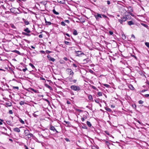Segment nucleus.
<instances>
[{
	"label": "nucleus",
	"mask_w": 149,
	"mask_h": 149,
	"mask_svg": "<svg viewBox=\"0 0 149 149\" xmlns=\"http://www.w3.org/2000/svg\"><path fill=\"white\" fill-rule=\"evenodd\" d=\"M70 88L71 89L74 91H79L80 90V87L79 86L74 85H72L70 86Z\"/></svg>",
	"instance_id": "1"
},
{
	"label": "nucleus",
	"mask_w": 149,
	"mask_h": 149,
	"mask_svg": "<svg viewBox=\"0 0 149 149\" xmlns=\"http://www.w3.org/2000/svg\"><path fill=\"white\" fill-rule=\"evenodd\" d=\"M127 19V18L126 16H124L121 17V19H118V21L121 24H122L123 22H124L126 21Z\"/></svg>",
	"instance_id": "2"
},
{
	"label": "nucleus",
	"mask_w": 149,
	"mask_h": 149,
	"mask_svg": "<svg viewBox=\"0 0 149 149\" xmlns=\"http://www.w3.org/2000/svg\"><path fill=\"white\" fill-rule=\"evenodd\" d=\"M76 56H77L81 57L82 55H84V53L82 52L81 51H75Z\"/></svg>",
	"instance_id": "3"
},
{
	"label": "nucleus",
	"mask_w": 149,
	"mask_h": 149,
	"mask_svg": "<svg viewBox=\"0 0 149 149\" xmlns=\"http://www.w3.org/2000/svg\"><path fill=\"white\" fill-rule=\"evenodd\" d=\"M66 70L68 72V73L70 74L69 75L72 76L73 75L74 72L72 70L68 68Z\"/></svg>",
	"instance_id": "4"
},
{
	"label": "nucleus",
	"mask_w": 149,
	"mask_h": 149,
	"mask_svg": "<svg viewBox=\"0 0 149 149\" xmlns=\"http://www.w3.org/2000/svg\"><path fill=\"white\" fill-rule=\"evenodd\" d=\"M49 129L51 130H52L54 132H55L56 133L58 132L56 130V129H55L54 127L53 126L51 125Z\"/></svg>",
	"instance_id": "5"
},
{
	"label": "nucleus",
	"mask_w": 149,
	"mask_h": 149,
	"mask_svg": "<svg viewBox=\"0 0 149 149\" xmlns=\"http://www.w3.org/2000/svg\"><path fill=\"white\" fill-rule=\"evenodd\" d=\"M47 57L49 61H51L52 62H54L55 61V59L53 58L52 57L49 55H48L47 56Z\"/></svg>",
	"instance_id": "6"
},
{
	"label": "nucleus",
	"mask_w": 149,
	"mask_h": 149,
	"mask_svg": "<svg viewBox=\"0 0 149 149\" xmlns=\"http://www.w3.org/2000/svg\"><path fill=\"white\" fill-rule=\"evenodd\" d=\"M94 16L95 17L96 19L97 20L99 19V18H102L101 15L99 13H97V15H94Z\"/></svg>",
	"instance_id": "7"
},
{
	"label": "nucleus",
	"mask_w": 149,
	"mask_h": 149,
	"mask_svg": "<svg viewBox=\"0 0 149 149\" xmlns=\"http://www.w3.org/2000/svg\"><path fill=\"white\" fill-rule=\"evenodd\" d=\"M91 61V60L89 58H87L83 60V61L84 63H86L89 62Z\"/></svg>",
	"instance_id": "8"
},
{
	"label": "nucleus",
	"mask_w": 149,
	"mask_h": 149,
	"mask_svg": "<svg viewBox=\"0 0 149 149\" xmlns=\"http://www.w3.org/2000/svg\"><path fill=\"white\" fill-rule=\"evenodd\" d=\"M58 3L61 4H65V0H57Z\"/></svg>",
	"instance_id": "9"
},
{
	"label": "nucleus",
	"mask_w": 149,
	"mask_h": 149,
	"mask_svg": "<svg viewBox=\"0 0 149 149\" xmlns=\"http://www.w3.org/2000/svg\"><path fill=\"white\" fill-rule=\"evenodd\" d=\"M13 130L14 132L18 133L20 131V129L17 127H15L14 128Z\"/></svg>",
	"instance_id": "10"
},
{
	"label": "nucleus",
	"mask_w": 149,
	"mask_h": 149,
	"mask_svg": "<svg viewBox=\"0 0 149 149\" xmlns=\"http://www.w3.org/2000/svg\"><path fill=\"white\" fill-rule=\"evenodd\" d=\"M24 31H25L27 33H29L31 32V31L28 28H26L24 30Z\"/></svg>",
	"instance_id": "11"
},
{
	"label": "nucleus",
	"mask_w": 149,
	"mask_h": 149,
	"mask_svg": "<svg viewBox=\"0 0 149 149\" xmlns=\"http://www.w3.org/2000/svg\"><path fill=\"white\" fill-rule=\"evenodd\" d=\"M16 8H13L10 9L11 12L13 13H15L16 12Z\"/></svg>",
	"instance_id": "12"
},
{
	"label": "nucleus",
	"mask_w": 149,
	"mask_h": 149,
	"mask_svg": "<svg viewBox=\"0 0 149 149\" xmlns=\"http://www.w3.org/2000/svg\"><path fill=\"white\" fill-rule=\"evenodd\" d=\"M45 86L46 87L48 88L50 90H53V89L48 84H45Z\"/></svg>",
	"instance_id": "13"
},
{
	"label": "nucleus",
	"mask_w": 149,
	"mask_h": 149,
	"mask_svg": "<svg viewBox=\"0 0 149 149\" xmlns=\"http://www.w3.org/2000/svg\"><path fill=\"white\" fill-rule=\"evenodd\" d=\"M23 20L25 25H28L29 24V23L28 21L24 19H23Z\"/></svg>",
	"instance_id": "14"
},
{
	"label": "nucleus",
	"mask_w": 149,
	"mask_h": 149,
	"mask_svg": "<svg viewBox=\"0 0 149 149\" xmlns=\"http://www.w3.org/2000/svg\"><path fill=\"white\" fill-rule=\"evenodd\" d=\"M24 133L25 136H26L30 133H29V131L28 130L26 129V130H24Z\"/></svg>",
	"instance_id": "15"
},
{
	"label": "nucleus",
	"mask_w": 149,
	"mask_h": 149,
	"mask_svg": "<svg viewBox=\"0 0 149 149\" xmlns=\"http://www.w3.org/2000/svg\"><path fill=\"white\" fill-rule=\"evenodd\" d=\"M45 20L46 25H50L52 24L51 22L47 21L45 19Z\"/></svg>",
	"instance_id": "16"
},
{
	"label": "nucleus",
	"mask_w": 149,
	"mask_h": 149,
	"mask_svg": "<svg viewBox=\"0 0 149 149\" xmlns=\"http://www.w3.org/2000/svg\"><path fill=\"white\" fill-rule=\"evenodd\" d=\"M12 52L16 53L19 55H22V53H20L18 51L16 50L12 51Z\"/></svg>",
	"instance_id": "17"
},
{
	"label": "nucleus",
	"mask_w": 149,
	"mask_h": 149,
	"mask_svg": "<svg viewBox=\"0 0 149 149\" xmlns=\"http://www.w3.org/2000/svg\"><path fill=\"white\" fill-rule=\"evenodd\" d=\"M33 134L31 133H29V134L26 135V136L28 139L30 138L32 136Z\"/></svg>",
	"instance_id": "18"
},
{
	"label": "nucleus",
	"mask_w": 149,
	"mask_h": 149,
	"mask_svg": "<svg viewBox=\"0 0 149 149\" xmlns=\"http://www.w3.org/2000/svg\"><path fill=\"white\" fill-rule=\"evenodd\" d=\"M128 24L130 25H133L134 24V23L132 21H130L127 22Z\"/></svg>",
	"instance_id": "19"
},
{
	"label": "nucleus",
	"mask_w": 149,
	"mask_h": 149,
	"mask_svg": "<svg viewBox=\"0 0 149 149\" xmlns=\"http://www.w3.org/2000/svg\"><path fill=\"white\" fill-rule=\"evenodd\" d=\"M22 35L27 36H30L31 35L30 34H29V33H27L26 32H22Z\"/></svg>",
	"instance_id": "20"
},
{
	"label": "nucleus",
	"mask_w": 149,
	"mask_h": 149,
	"mask_svg": "<svg viewBox=\"0 0 149 149\" xmlns=\"http://www.w3.org/2000/svg\"><path fill=\"white\" fill-rule=\"evenodd\" d=\"M6 104L8 107H10L12 106V103L10 102H6Z\"/></svg>",
	"instance_id": "21"
},
{
	"label": "nucleus",
	"mask_w": 149,
	"mask_h": 149,
	"mask_svg": "<svg viewBox=\"0 0 149 149\" xmlns=\"http://www.w3.org/2000/svg\"><path fill=\"white\" fill-rule=\"evenodd\" d=\"M52 11L53 13L55 15H58L59 14V13L58 12H57L54 9Z\"/></svg>",
	"instance_id": "22"
},
{
	"label": "nucleus",
	"mask_w": 149,
	"mask_h": 149,
	"mask_svg": "<svg viewBox=\"0 0 149 149\" xmlns=\"http://www.w3.org/2000/svg\"><path fill=\"white\" fill-rule=\"evenodd\" d=\"M86 124L89 127H91L92 126L91 123L90 122L88 121H87Z\"/></svg>",
	"instance_id": "23"
},
{
	"label": "nucleus",
	"mask_w": 149,
	"mask_h": 149,
	"mask_svg": "<svg viewBox=\"0 0 149 149\" xmlns=\"http://www.w3.org/2000/svg\"><path fill=\"white\" fill-rule=\"evenodd\" d=\"M73 34L75 36L77 35L78 34V33L76 30L74 29L73 30Z\"/></svg>",
	"instance_id": "24"
},
{
	"label": "nucleus",
	"mask_w": 149,
	"mask_h": 149,
	"mask_svg": "<svg viewBox=\"0 0 149 149\" xmlns=\"http://www.w3.org/2000/svg\"><path fill=\"white\" fill-rule=\"evenodd\" d=\"M30 89H31V90L33 91L35 93H38V91L32 88H30Z\"/></svg>",
	"instance_id": "25"
},
{
	"label": "nucleus",
	"mask_w": 149,
	"mask_h": 149,
	"mask_svg": "<svg viewBox=\"0 0 149 149\" xmlns=\"http://www.w3.org/2000/svg\"><path fill=\"white\" fill-rule=\"evenodd\" d=\"M19 104L21 105H22L24 104H26V103L25 102L23 101H21L19 102Z\"/></svg>",
	"instance_id": "26"
},
{
	"label": "nucleus",
	"mask_w": 149,
	"mask_h": 149,
	"mask_svg": "<svg viewBox=\"0 0 149 149\" xmlns=\"http://www.w3.org/2000/svg\"><path fill=\"white\" fill-rule=\"evenodd\" d=\"M122 38L123 40H124L126 39V36L125 35V34H122Z\"/></svg>",
	"instance_id": "27"
},
{
	"label": "nucleus",
	"mask_w": 149,
	"mask_h": 149,
	"mask_svg": "<svg viewBox=\"0 0 149 149\" xmlns=\"http://www.w3.org/2000/svg\"><path fill=\"white\" fill-rule=\"evenodd\" d=\"M141 24L146 28H147L148 27V26L147 25L144 24V23H141Z\"/></svg>",
	"instance_id": "28"
},
{
	"label": "nucleus",
	"mask_w": 149,
	"mask_h": 149,
	"mask_svg": "<svg viewBox=\"0 0 149 149\" xmlns=\"http://www.w3.org/2000/svg\"><path fill=\"white\" fill-rule=\"evenodd\" d=\"M65 43V45H70L71 44V43L66 41H64Z\"/></svg>",
	"instance_id": "29"
},
{
	"label": "nucleus",
	"mask_w": 149,
	"mask_h": 149,
	"mask_svg": "<svg viewBox=\"0 0 149 149\" xmlns=\"http://www.w3.org/2000/svg\"><path fill=\"white\" fill-rule=\"evenodd\" d=\"M105 109L106 111L109 112H111V111L110 109L108 107H105Z\"/></svg>",
	"instance_id": "30"
},
{
	"label": "nucleus",
	"mask_w": 149,
	"mask_h": 149,
	"mask_svg": "<svg viewBox=\"0 0 149 149\" xmlns=\"http://www.w3.org/2000/svg\"><path fill=\"white\" fill-rule=\"evenodd\" d=\"M97 95L99 96H102V92H99L97 93Z\"/></svg>",
	"instance_id": "31"
},
{
	"label": "nucleus",
	"mask_w": 149,
	"mask_h": 149,
	"mask_svg": "<svg viewBox=\"0 0 149 149\" xmlns=\"http://www.w3.org/2000/svg\"><path fill=\"white\" fill-rule=\"evenodd\" d=\"M29 53L31 54H32L33 55V56H35L36 54V53L35 52H29Z\"/></svg>",
	"instance_id": "32"
},
{
	"label": "nucleus",
	"mask_w": 149,
	"mask_h": 149,
	"mask_svg": "<svg viewBox=\"0 0 149 149\" xmlns=\"http://www.w3.org/2000/svg\"><path fill=\"white\" fill-rule=\"evenodd\" d=\"M88 99L90 100H93V97L91 95H90L88 96Z\"/></svg>",
	"instance_id": "33"
},
{
	"label": "nucleus",
	"mask_w": 149,
	"mask_h": 149,
	"mask_svg": "<svg viewBox=\"0 0 149 149\" xmlns=\"http://www.w3.org/2000/svg\"><path fill=\"white\" fill-rule=\"evenodd\" d=\"M65 22L62 21L61 22V24L62 26H65L66 25V24H65Z\"/></svg>",
	"instance_id": "34"
},
{
	"label": "nucleus",
	"mask_w": 149,
	"mask_h": 149,
	"mask_svg": "<svg viewBox=\"0 0 149 149\" xmlns=\"http://www.w3.org/2000/svg\"><path fill=\"white\" fill-rule=\"evenodd\" d=\"M10 26L13 29H16V28L15 26L13 24H10Z\"/></svg>",
	"instance_id": "35"
},
{
	"label": "nucleus",
	"mask_w": 149,
	"mask_h": 149,
	"mask_svg": "<svg viewBox=\"0 0 149 149\" xmlns=\"http://www.w3.org/2000/svg\"><path fill=\"white\" fill-rule=\"evenodd\" d=\"M29 65H30L33 69H34L35 68V67L34 65L31 63H30L29 64Z\"/></svg>",
	"instance_id": "36"
},
{
	"label": "nucleus",
	"mask_w": 149,
	"mask_h": 149,
	"mask_svg": "<svg viewBox=\"0 0 149 149\" xmlns=\"http://www.w3.org/2000/svg\"><path fill=\"white\" fill-rule=\"evenodd\" d=\"M6 123H7V124H8V125H11V123L10 121H8V120L7 121Z\"/></svg>",
	"instance_id": "37"
},
{
	"label": "nucleus",
	"mask_w": 149,
	"mask_h": 149,
	"mask_svg": "<svg viewBox=\"0 0 149 149\" xmlns=\"http://www.w3.org/2000/svg\"><path fill=\"white\" fill-rule=\"evenodd\" d=\"M145 45L148 48H149V42H145Z\"/></svg>",
	"instance_id": "38"
},
{
	"label": "nucleus",
	"mask_w": 149,
	"mask_h": 149,
	"mask_svg": "<svg viewBox=\"0 0 149 149\" xmlns=\"http://www.w3.org/2000/svg\"><path fill=\"white\" fill-rule=\"evenodd\" d=\"M103 85L107 88H109L110 87V86L107 84H103Z\"/></svg>",
	"instance_id": "39"
},
{
	"label": "nucleus",
	"mask_w": 149,
	"mask_h": 149,
	"mask_svg": "<svg viewBox=\"0 0 149 149\" xmlns=\"http://www.w3.org/2000/svg\"><path fill=\"white\" fill-rule=\"evenodd\" d=\"M43 99L45 101L47 102L48 104H50L49 101L47 99L43 98Z\"/></svg>",
	"instance_id": "40"
},
{
	"label": "nucleus",
	"mask_w": 149,
	"mask_h": 149,
	"mask_svg": "<svg viewBox=\"0 0 149 149\" xmlns=\"http://www.w3.org/2000/svg\"><path fill=\"white\" fill-rule=\"evenodd\" d=\"M129 88H130V89L131 90L133 89V88H134L133 86L132 85H130L129 86Z\"/></svg>",
	"instance_id": "41"
},
{
	"label": "nucleus",
	"mask_w": 149,
	"mask_h": 149,
	"mask_svg": "<svg viewBox=\"0 0 149 149\" xmlns=\"http://www.w3.org/2000/svg\"><path fill=\"white\" fill-rule=\"evenodd\" d=\"M102 16L104 18H107L108 19H109V18L107 16H106V15H102Z\"/></svg>",
	"instance_id": "42"
},
{
	"label": "nucleus",
	"mask_w": 149,
	"mask_h": 149,
	"mask_svg": "<svg viewBox=\"0 0 149 149\" xmlns=\"http://www.w3.org/2000/svg\"><path fill=\"white\" fill-rule=\"evenodd\" d=\"M19 121L20 122L23 124H24V121L23 120L21 119H19Z\"/></svg>",
	"instance_id": "43"
},
{
	"label": "nucleus",
	"mask_w": 149,
	"mask_h": 149,
	"mask_svg": "<svg viewBox=\"0 0 149 149\" xmlns=\"http://www.w3.org/2000/svg\"><path fill=\"white\" fill-rule=\"evenodd\" d=\"M132 107L134 109H136V105L135 104H133L132 105Z\"/></svg>",
	"instance_id": "44"
},
{
	"label": "nucleus",
	"mask_w": 149,
	"mask_h": 149,
	"mask_svg": "<svg viewBox=\"0 0 149 149\" xmlns=\"http://www.w3.org/2000/svg\"><path fill=\"white\" fill-rule=\"evenodd\" d=\"M105 142L107 146H109V145H110V143L109 142H108V141H105Z\"/></svg>",
	"instance_id": "45"
},
{
	"label": "nucleus",
	"mask_w": 149,
	"mask_h": 149,
	"mask_svg": "<svg viewBox=\"0 0 149 149\" xmlns=\"http://www.w3.org/2000/svg\"><path fill=\"white\" fill-rule=\"evenodd\" d=\"M13 88L14 89H19V87L18 86H13Z\"/></svg>",
	"instance_id": "46"
},
{
	"label": "nucleus",
	"mask_w": 149,
	"mask_h": 149,
	"mask_svg": "<svg viewBox=\"0 0 149 149\" xmlns=\"http://www.w3.org/2000/svg\"><path fill=\"white\" fill-rule=\"evenodd\" d=\"M143 95L144 97H149V94H145L144 95Z\"/></svg>",
	"instance_id": "47"
},
{
	"label": "nucleus",
	"mask_w": 149,
	"mask_h": 149,
	"mask_svg": "<svg viewBox=\"0 0 149 149\" xmlns=\"http://www.w3.org/2000/svg\"><path fill=\"white\" fill-rule=\"evenodd\" d=\"M138 102L139 104H142L143 103V102L141 100H140Z\"/></svg>",
	"instance_id": "48"
},
{
	"label": "nucleus",
	"mask_w": 149,
	"mask_h": 149,
	"mask_svg": "<svg viewBox=\"0 0 149 149\" xmlns=\"http://www.w3.org/2000/svg\"><path fill=\"white\" fill-rule=\"evenodd\" d=\"M82 128L84 129H87V127L85 125H84L82 127Z\"/></svg>",
	"instance_id": "49"
},
{
	"label": "nucleus",
	"mask_w": 149,
	"mask_h": 149,
	"mask_svg": "<svg viewBox=\"0 0 149 149\" xmlns=\"http://www.w3.org/2000/svg\"><path fill=\"white\" fill-rule=\"evenodd\" d=\"M27 70V68H25L24 69H22V71L24 72H25L26 70Z\"/></svg>",
	"instance_id": "50"
},
{
	"label": "nucleus",
	"mask_w": 149,
	"mask_h": 149,
	"mask_svg": "<svg viewBox=\"0 0 149 149\" xmlns=\"http://www.w3.org/2000/svg\"><path fill=\"white\" fill-rule=\"evenodd\" d=\"M64 22H67L68 23H70V21L68 20H64Z\"/></svg>",
	"instance_id": "51"
},
{
	"label": "nucleus",
	"mask_w": 149,
	"mask_h": 149,
	"mask_svg": "<svg viewBox=\"0 0 149 149\" xmlns=\"http://www.w3.org/2000/svg\"><path fill=\"white\" fill-rule=\"evenodd\" d=\"M109 33L110 35H112L113 34V32L112 31H109Z\"/></svg>",
	"instance_id": "52"
},
{
	"label": "nucleus",
	"mask_w": 149,
	"mask_h": 149,
	"mask_svg": "<svg viewBox=\"0 0 149 149\" xmlns=\"http://www.w3.org/2000/svg\"><path fill=\"white\" fill-rule=\"evenodd\" d=\"M76 110L77 111H79V112H82L83 111L82 110H81L80 109H76Z\"/></svg>",
	"instance_id": "53"
},
{
	"label": "nucleus",
	"mask_w": 149,
	"mask_h": 149,
	"mask_svg": "<svg viewBox=\"0 0 149 149\" xmlns=\"http://www.w3.org/2000/svg\"><path fill=\"white\" fill-rule=\"evenodd\" d=\"M91 87L93 89L96 90L97 89L94 86H92Z\"/></svg>",
	"instance_id": "54"
},
{
	"label": "nucleus",
	"mask_w": 149,
	"mask_h": 149,
	"mask_svg": "<svg viewBox=\"0 0 149 149\" xmlns=\"http://www.w3.org/2000/svg\"><path fill=\"white\" fill-rule=\"evenodd\" d=\"M9 113L10 114H12L13 113L12 111L11 110H9Z\"/></svg>",
	"instance_id": "55"
},
{
	"label": "nucleus",
	"mask_w": 149,
	"mask_h": 149,
	"mask_svg": "<svg viewBox=\"0 0 149 149\" xmlns=\"http://www.w3.org/2000/svg\"><path fill=\"white\" fill-rule=\"evenodd\" d=\"M148 90H145V89H144V90H142L141 92H142V93H143V92H144L146 91H147Z\"/></svg>",
	"instance_id": "56"
},
{
	"label": "nucleus",
	"mask_w": 149,
	"mask_h": 149,
	"mask_svg": "<svg viewBox=\"0 0 149 149\" xmlns=\"http://www.w3.org/2000/svg\"><path fill=\"white\" fill-rule=\"evenodd\" d=\"M64 122H65L66 124H67L68 125H69L70 123L68 121H64Z\"/></svg>",
	"instance_id": "57"
},
{
	"label": "nucleus",
	"mask_w": 149,
	"mask_h": 149,
	"mask_svg": "<svg viewBox=\"0 0 149 149\" xmlns=\"http://www.w3.org/2000/svg\"><path fill=\"white\" fill-rule=\"evenodd\" d=\"M38 37L40 38H42L43 37L42 35L41 34L39 35Z\"/></svg>",
	"instance_id": "58"
},
{
	"label": "nucleus",
	"mask_w": 149,
	"mask_h": 149,
	"mask_svg": "<svg viewBox=\"0 0 149 149\" xmlns=\"http://www.w3.org/2000/svg\"><path fill=\"white\" fill-rule=\"evenodd\" d=\"M95 102H96L97 103H99V101L98 100H95Z\"/></svg>",
	"instance_id": "59"
},
{
	"label": "nucleus",
	"mask_w": 149,
	"mask_h": 149,
	"mask_svg": "<svg viewBox=\"0 0 149 149\" xmlns=\"http://www.w3.org/2000/svg\"><path fill=\"white\" fill-rule=\"evenodd\" d=\"M46 53H47L48 54V53H50L51 52H51V51H49L48 50H46Z\"/></svg>",
	"instance_id": "60"
},
{
	"label": "nucleus",
	"mask_w": 149,
	"mask_h": 149,
	"mask_svg": "<svg viewBox=\"0 0 149 149\" xmlns=\"http://www.w3.org/2000/svg\"><path fill=\"white\" fill-rule=\"evenodd\" d=\"M136 121L137 122H138V123L139 124H142V123H141V122H140V121L139 120H137H137H136Z\"/></svg>",
	"instance_id": "61"
},
{
	"label": "nucleus",
	"mask_w": 149,
	"mask_h": 149,
	"mask_svg": "<svg viewBox=\"0 0 149 149\" xmlns=\"http://www.w3.org/2000/svg\"><path fill=\"white\" fill-rule=\"evenodd\" d=\"M105 132L108 135H109V132L107 131H105Z\"/></svg>",
	"instance_id": "62"
},
{
	"label": "nucleus",
	"mask_w": 149,
	"mask_h": 149,
	"mask_svg": "<svg viewBox=\"0 0 149 149\" xmlns=\"http://www.w3.org/2000/svg\"><path fill=\"white\" fill-rule=\"evenodd\" d=\"M67 103L68 104H71V103L68 100H67Z\"/></svg>",
	"instance_id": "63"
},
{
	"label": "nucleus",
	"mask_w": 149,
	"mask_h": 149,
	"mask_svg": "<svg viewBox=\"0 0 149 149\" xmlns=\"http://www.w3.org/2000/svg\"><path fill=\"white\" fill-rule=\"evenodd\" d=\"M89 72L91 73H93L94 72L91 69L89 70Z\"/></svg>",
	"instance_id": "64"
}]
</instances>
